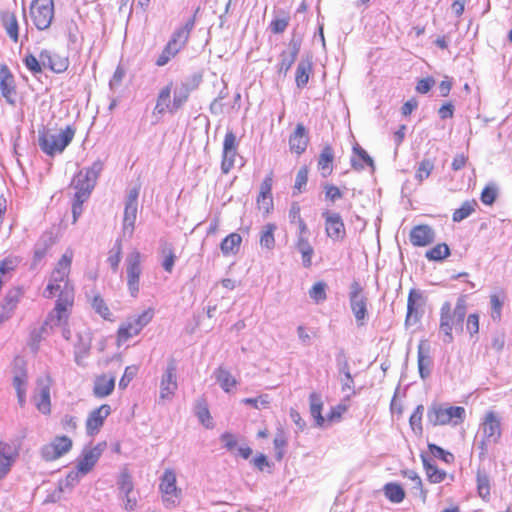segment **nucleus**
Wrapping results in <instances>:
<instances>
[{"label": "nucleus", "instance_id": "cd10ccee", "mask_svg": "<svg viewBox=\"0 0 512 512\" xmlns=\"http://www.w3.org/2000/svg\"><path fill=\"white\" fill-rule=\"evenodd\" d=\"M15 448L0 441V480L10 471L14 461Z\"/></svg>", "mask_w": 512, "mask_h": 512}, {"label": "nucleus", "instance_id": "9b49d317", "mask_svg": "<svg viewBox=\"0 0 512 512\" xmlns=\"http://www.w3.org/2000/svg\"><path fill=\"white\" fill-rule=\"evenodd\" d=\"M302 45V38L293 35L288 43L287 49L279 55L278 73L286 75L292 65L295 63Z\"/></svg>", "mask_w": 512, "mask_h": 512}, {"label": "nucleus", "instance_id": "f03ea898", "mask_svg": "<svg viewBox=\"0 0 512 512\" xmlns=\"http://www.w3.org/2000/svg\"><path fill=\"white\" fill-rule=\"evenodd\" d=\"M467 295H460L457 298L455 307L449 301H445L440 308L439 330L443 334V342L453 341V328L463 331V324L467 313Z\"/></svg>", "mask_w": 512, "mask_h": 512}, {"label": "nucleus", "instance_id": "de8ad7c7", "mask_svg": "<svg viewBox=\"0 0 512 512\" xmlns=\"http://www.w3.org/2000/svg\"><path fill=\"white\" fill-rule=\"evenodd\" d=\"M475 201H465L461 207L456 209L453 213L452 220L454 222H461L462 220L469 217L474 211L476 206Z\"/></svg>", "mask_w": 512, "mask_h": 512}, {"label": "nucleus", "instance_id": "f257e3e1", "mask_svg": "<svg viewBox=\"0 0 512 512\" xmlns=\"http://www.w3.org/2000/svg\"><path fill=\"white\" fill-rule=\"evenodd\" d=\"M73 256L71 249L64 252L51 272L43 291V296L47 299L57 296L55 307L47 315L41 329L45 334H48L53 327L65 324L71 314L75 300V287L69 279Z\"/></svg>", "mask_w": 512, "mask_h": 512}, {"label": "nucleus", "instance_id": "c9c22d12", "mask_svg": "<svg viewBox=\"0 0 512 512\" xmlns=\"http://www.w3.org/2000/svg\"><path fill=\"white\" fill-rule=\"evenodd\" d=\"M214 377L216 378L217 383L225 392H230V390L237 384L236 379L227 369L223 367H218L214 371Z\"/></svg>", "mask_w": 512, "mask_h": 512}, {"label": "nucleus", "instance_id": "8fccbe9b", "mask_svg": "<svg viewBox=\"0 0 512 512\" xmlns=\"http://www.w3.org/2000/svg\"><path fill=\"white\" fill-rule=\"evenodd\" d=\"M421 305L422 303L414 304L412 299L407 300V314L405 319L406 326L415 325L420 320L421 314L419 312V307Z\"/></svg>", "mask_w": 512, "mask_h": 512}, {"label": "nucleus", "instance_id": "473e14b6", "mask_svg": "<svg viewBox=\"0 0 512 512\" xmlns=\"http://www.w3.org/2000/svg\"><path fill=\"white\" fill-rule=\"evenodd\" d=\"M137 205L125 204L123 217V233L131 236L134 231L137 218Z\"/></svg>", "mask_w": 512, "mask_h": 512}, {"label": "nucleus", "instance_id": "ea45409f", "mask_svg": "<svg viewBox=\"0 0 512 512\" xmlns=\"http://www.w3.org/2000/svg\"><path fill=\"white\" fill-rule=\"evenodd\" d=\"M2 24L9 35V37L15 42L18 41V24L14 14L10 12L1 13Z\"/></svg>", "mask_w": 512, "mask_h": 512}, {"label": "nucleus", "instance_id": "a211bd4d", "mask_svg": "<svg viewBox=\"0 0 512 512\" xmlns=\"http://www.w3.org/2000/svg\"><path fill=\"white\" fill-rule=\"evenodd\" d=\"M195 26V15L189 18L184 25L178 27L171 35L168 44L175 48L177 51H181L188 42L190 33Z\"/></svg>", "mask_w": 512, "mask_h": 512}, {"label": "nucleus", "instance_id": "6e6d98bb", "mask_svg": "<svg viewBox=\"0 0 512 512\" xmlns=\"http://www.w3.org/2000/svg\"><path fill=\"white\" fill-rule=\"evenodd\" d=\"M444 413L448 424L456 419V421H454V424L456 425L459 422H462L465 418V409L461 406H450L448 408H444Z\"/></svg>", "mask_w": 512, "mask_h": 512}, {"label": "nucleus", "instance_id": "72a5a7b5", "mask_svg": "<svg viewBox=\"0 0 512 512\" xmlns=\"http://www.w3.org/2000/svg\"><path fill=\"white\" fill-rule=\"evenodd\" d=\"M334 159V151L330 145H326L318 159V168L322 171V175L326 177L332 171V162Z\"/></svg>", "mask_w": 512, "mask_h": 512}, {"label": "nucleus", "instance_id": "5fc2aeb1", "mask_svg": "<svg viewBox=\"0 0 512 512\" xmlns=\"http://www.w3.org/2000/svg\"><path fill=\"white\" fill-rule=\"evenodd\" d=\"M121 255H122V244L121 240H117L113 246V248L109 252L108 256V263L110 264L112 270L114 272L117 271L119 263L121 261Z\"/></svg>", "mask_w": 512, "mask_h": 512}, {"label": "nucleus", "instance_id": "7c9ffc66", "mask_svg": "<svg viewBox=\"0 0 512 512\" xmlns=\"http://www.w3.org/2000/svg\"><path fill=\"white\" fill-rule=\"evenodd\" d=\"M242 237L238 233H231L220 243V249L223 255L236 254L239 251Z\"/></svg>", "mask_w": 512, "mask_h": 512}, {"label": "nucleus", "instance_id": "393cba45", "mask_svg": "<svg viewBox=\"0 0 512 512\" xmlns=\"http://www.w3.org/2000/svg\"><path fill=\"white\" fill-rule=\"evenodd\" d=\"M429 346L423 341L418 345L417 364L421 379H427L431 374L432 358L430 356Z\"/></svg>", "mask_w": 512, "mask_h": 512}, {"label": "nucleus", "instance_id": "e2e57ef3", "mask_svg": "<svg viewBox=\"0 0 512 512\" xmlns=\"http://www.w3.org/2000/svg\"><path fill=\"white\" fill-rule=\"evenodd\" d=\"M119 490L124 496H128L133 491V482L131 476L127 472L121 473L118 480Z\"/></svg>", "mask_w": 512, "mask_h": 512}, {"label": "nucleus", "instance_id": "1a4fd4ad", "mask_svg": "<svg viewBox=\"0 0 512 512\" xmlns=\"http://www.w3.org/2000/svg\"><path fill=\"white\" fill-rule=\"evenodd\" d=\"M159 489L165 506H176L180 490L176 486V474L172 469H166L160 477Z\"/></svg>", "mask_w": 512, "mask_h": 512}, {"label": "nucleus", "instance_id": "39448f33", "mask_svg": "<svg viewBox=\"0 0 512 512\" xmlns=\"http://www.w3.org/2000/svg\"><path fill=\"white\" fill-rule=\"evenodd\" d=\"M349 304L358 326L366 323L368 316V298L359 282L353 281L350 285Z\"/></svg>", "mask_w": 512, "mask_h": 512}, {"label": "nucleus", "instance_id": "13d9d810", "mask_svg": "<svg viewBox=\"0 0 512 512\" xmlns=\"http://www.w3.org/2000/svg\"><path fill=\"white\" fill-rule=\"evenodd\" d=\"M477 489L480 497L483 499L490 495L489 478L485 473L480 471L477 473Z\"/></svg>", "mask_w": 512, "mask_h": 512}, {"label": "nucleus", "instance_id": "680f3d73", "mask_svg": "<svg viewBox=\"0 0 512 512\" xmlns=\"http://www.w3.org/2000/svg\"><path fill=\"white\" fill-rule=\"evenodd\" d=\"M236 154L237 150L223 151L221 162V171L223 174H228L233 168Z\"/></svg>", "mask_w": 512, "mask_h": 512}, {"label": "nucleus", "instance_id": "f3484780", "mask_svg": "<svg viewBox=\"0 0 512 512\" xmlns=\"http://www.w3.org/2000/svg\"><path fill=\"white\" fill-rule=\"evenodd\" d=\"M482 434L485 439L497 443L501 437V423L495 412L489 411L481 424Z\"/></svg>", "mask_w": 512, "mask_h": 512}, {"label": "nucleus", "instance_id": "338daca9", "mask_svg": "<svg viewBox=\"0 0 512 512\" xmlns=\"http://www.w3.org/2000/svg\"><path fill=\"white\" fill-rule=\"evenodd\" d=\"M289 21V16H284L282 18L275 17L270 23V29L274 34H281L288 27Z\"/></svg>", "mask_w": 512, "mask_h": 512}, {"label": "nucleus", "instance_id": "052dcab7", "mask_svg": "<svg viewBox=\"0 0 512 512\" xmlns=\"http://www.w3.org/2000/svg\"><path fill=\"white\" fill-rule=\"evenodd\" d=\"M272 182H273V179H272L271 174L266 176L265 179L262 181L261 187H260V193L257 198L258 202H260L261 200L265 201L266 199H269L270 202L272 201V196H271Z\"/></svg>", "mask_w": 512, "mask_h": 512}, {"label": "nucleus", "instance_id": "b1692460", "mask_svg": "<svg viewBox=\"0 0 512 512\" xmlns=\"http://www.w3.org/2000/svg\"><path fill=\"white\" fill-rule=\"evenodd\" d=\"M173 83L169 82L166 86L160 89L156 105L153 110V114H164L165 112H169L171 114L176 113L175 110H172V100H171V91H172Z\"/></svg>", "mask_w": 512, "mask_h": 512}, {"label": "nucleus", "instance_id": "a18cd8bd", "mask_svg": "<svg viewBox=\"0 0 512 512\" xmlns=\"http://www.w3.org/2000/svg\"><path fill=\"white\" fill-rule=\"evenodd\" d=\"M308 167L302 166L295 178V183L293 186V196L299 195L306 191L307 182H308Z\"/></svg>", "mask_w": 512, "mask_h": 512}, {"label": "nucleus", "instance_id": "603ef678", "mask_svg": "<svg viewBox=\"0 0 512 512\" xmlns=\"http://www.w3.org/2000/svg\"><path fill=\"white\" fill-rule=\"evenodd\" d=\"M336 363L339 373L343 374L348 380H351L350 366L343 348H340L336 354Z\"/></svg>", "mask_w": 512, "mask_h": 512}, {"label": "nucleus", "instance_id": "c85d7f7f", "mask_svg": "<svg viewBox=\"0 0 512 512\" xmlns=\"http://www.w3.org/2000/svg\"><path fill=\"white\" fill-rule=\"evenodd\" d=\"M91 349V337L89 333L78 334V341L74 346V359L77 365L82 366Z\"/></svg>", "mask_w": 512, "mask_h": 512}, {"label": "nucleus", "instance_id": "dca6fc26", "mask_svg": "<svg viewBox=\"0 0 512 512\" xmlns=\"http://www.w3.org/2000/svg\"><path fill=\"white\" fill-rule=\"evenodd\" d=\"M111 407L108 404H103L100 407L91 411L86 420V431L88 435H95L103 426L104 420L110 415Z\"/></svg>", "mask_w": 512, "mask_h": 512}, {"label": "nucleus", "instance_id": "aec40b11", "mask_svg": "<svg viewBox=\"0 0 512 512\" xmlns=\"http://www.w3.org/2000/svg\"><path fill=\"white\" fill-rule=\"evenodd\" d=\"M409 238L413 246L424 247L434 242L435 231L429 225H417L410 231Z\"/></svg>", "mask_w": 512, "mask_h": 512}, {"label": "nucleus", "instance_id": "412c9836", "mask_svg": "<svg viewBox=\"0 0 512 512\" xmlns=\"http://www.w3.org/2000/svg\"><path fill=\"white\" fill-rule=\"evenodd\" d=\"M313 72V56L307 54L298 62L295 72V82L298 88H304Z\"/></svg>", "mask_w": 512, "mask_h": 512}, {"label": "nucleus", "instance_id": "6ab92c4d", "mask_svg": "<svg viewBox=\"0 0 512 512\" xmlns=\"http://www.w3.org/2000/svg\"><path fill=\"white\" fill-rule=\"evenodd\" d=\"M103 448L100 444L92 448H84L77 464V470L85 475L92 470L102 454Z\"/></svg>", "mask_w": 512, "mask_h": 512}, {"label": "nucleus", "instance_id": "a19ab883", "mask_svg": "<svg viewBox=\"0 0 512 512\" xmlns=\"http://www.w3.org/2000/svg\"><path fill=\"white\" fill-rule=\"evenodd\" d=\"M92 309L105 320H111V312L105 300L99 293H95L89 300Z\"/></svg>", "mask_w": 512, "mask_h": 512}, {"label": "nucleus", "instance_id": "09e8293b", "mask_svg": "<svg viewBox=\"0 0 512 512\" xmlns=\"http://www.w3.org/2000/svg\"><path fill=\"white\" fill-rule=\"evenodd\" d=\"M433 169H434L433 160H431L429 158L423 159L418 164V167H417V170L415 173L416 180H418L419 182H422L424 179H427L430 176V174L432 173Z\"/></svg>", "mask_w": 512, "mask_h": 512}, {"label": "nucleus", "instance_id": "2eb2a0df", "mask_svg": "<svg viewBox=\"0 0 512 512\" xmlns=\"http://www.w3.org/2000/svg\"><path fill=\"white\" fill-rule=\"evenodd\" d=\"M52 385L51 377L46 374L37 379V386L39 388V397H34V402L37 410L43 415H50L51 413V396L50 389Z\"/></svg>", "mask_w": 512, "mask_h": 512}, {"label": "nucleus", "instance_id": "f8f14e48", "mask_svg": "<svg viewBox=\"0 0 512 512\" xmlns=\"http://www.w3.org/2000/svg\"><path fill=\"white\" fill-rule=\"evenodd\" d=\"M72 448V440L67 436H56L49 444L41 449V455L46 461L56 460Z\"/></svg>", "mask_w": 512, "mask_h": 512}, {"label": "nucleus", "instance_id": "e433bc0d", "mask_svg": "<svg viewBox=\"0 0 512 512\" xmlns=\"http://www.w3.org/2000/svg\"><path fill=\"white\" fill-rule=\"evenodd\" d=\"M295 247L302 256V265L305 268H309L312 264L314 249L309 243L308 238H297Z\"/></svg>", "mask_w": 512, "mask_h": 512}, {"label": "nucleus", "instance_id": "4be33fe9", "mask_svg": "<svg viewBox=\"0 0 512 512\" xmlns=\"http://www.w3.org/2000/svg\"><path fill=\"white\" fill-rule=\"evenodd\" d=\"M309 143V137L306 128L303 124L298 123L295 131L290 135L289 146L290 150L297 155L305 152Z\"/></svg>", "mask_w": 512, "mask_h": 512}, {"label": "nucleus", "instance_id": "0e129e2a", "mask_svg": "<svg viewBox=\"0 0 512 512\" xmlns=\"http://www.w3.org/2000/svg\"><path fill=\"white\" fill-rule=\"evenodd\" d=\"M428 449L433 457L439 458L446 463H450L453 460V454L445 451L443 448L437 446L436 444H428Z\"/></svg>", "mask_w": 512, "mask_h": 512}, {"label": "nucleus", "instance_id": "7ed1b4c3", "mask_svg": "<svg viewBox=\"0 0 512 512\" xmlns=\"http://www.w3.org/2000/svg\"><path fill=\"white\" fill-rule=\"evenodd\" d=\"M75 135V130L71 126L60 130L58 133L49 131L39 132V146L44 153L49 156L62 153L71 143Z\"/></svg>", "mask_w": 512, "mask_h": 512}, {"label": "nucleus", "instance_id": "4d7b16f0", "mask_svg": "<svg viewBox=\"0 0 512 512\" xmlns=\"http://www.w3.org/2000/svg\"><path fill=\"white\" fill-rule=\"evenodd\" d=\"M179 53V51H177L175 48H173L172 46H170L168 43L165 45V47L163 48L161 54L159 55V57L157 58L155 64L156 66L158 67H163L165 66L172 58H174L177 54Z\"/></svg>", "mask_w": 512, "mask_h": 512}, {"label": "nucleus", "instance_id": "79ce46f5", "mask_svg": "<svg viewBox=\"0 0 512 512\" xmlns=\"http://www.w3.org/2000/svg\"><path fill=\"white\" fill-rule=\"evenodd\" d=\"M276 225L273 223L266 224L260 234V245L262 248H266L271 250L275 246V238L274 232L276 230Z\"/></svg>", "mask_w": 512, "mask_h": 512}, {"label": "nucleus", "instance_id": "864d4df0", "mask_svg": "<svg viewBox=\"0 0 512 512\" xmlns=\"http://www.w3.org/2000/svg\"><path fill=\"white\" fill-rule=\"evenodd\" d=\"M162 254L164 256V259L162 261V267L166 272L171 273L177 258L174 253L173 247L171 245H165L162 248Z\"/></svg>", "mask_w": 512, "mask_h": 512}, {"label": "nucleus", "instance_id": "bf43d9fd", "mask_svg": "<svg viewBox=\"0 0 512 512\" xmlns=\"http://www.w3.org/2000/svg\"><path fill=\"white\" fill-rule=\"evenodd\" d=\"M326 284L324 282H317L315 283L312 288L309 290V296L311 299H313L316 303L322 302L326 300Z\"/></svg>", "mask_w": 512, "mask_h": 512}, {"label": "nucleus", "instance_id": "2f4dec72", "mask_svg": "<svg viewBox=\"0 0 512 512\" xmlns=\"http://www.w3.org/2000/svg\"><path fill=\"white\" fill-rule=\"evenodd\" d=\"M191 90L192 89L186 83H181V85L174 89L172 110L177 112L180 108H182V106L188 101Z\"/></svg>", "mask_w": 512, "mask_h": 512}, {"label": "nucleus", "instance_id": "ddd939ff", "mask_svg": "<svg viewBox=\"0 0 512 512\" xmlns=\"http://www.w3.org/2000/svg\"><path fill=\"white\" fill-rule=\"evenodd\" d=\"M177 365L174 359H171L161 377L160 398L170 400L174 396L177 384Z\"/></svg>", "mask_w": 512, "mask_h": 512}, {"label": "nucleus", "instance_id": "3c124183", "mask_svg": "<svg viewBox=\"0 0 512 512\" xmlns=\"http://www.w3.org/2000/svg\"><path fill=\"white\" fill-rule=\"evenodd\" d=\"M424 413V406L422 404L418 405L412 415L410 416L409 423L411 426V429L416 434H422L423 427H422V417Z\"/></svg>", "mask_w": 512, "mask_h": 512}, {"label": "nucleus", "instance_id": "6e6552de", "mask_svg": "<svg viewBox=\"0 0 512 512\" xmlns=\"http://www.w3.org/2000/svg\"><path fill=\"white\" fill-rule=\"evenodd\" d=\"M127 286L132 297H136L139 292V281L142 273L141 254L134 250L126 258Z\"/></svg>", "mask_w": 512, "mask_h": 512}, {"label": "nucleus", "instance_id": "20e7f679", "mask_svg": "<svg viewBox=\"0 0 512 512\" xmlns=\"http://www.w3.org/2000/svg\"><path fill=\"white\" fill-rule=\"evenodd\" d=\"M154 316V310L149 308L137 316L129 317L123 322L117 332L118 345L125 343L133 336L138 335L148 325Z\"/></svg>", "mask_w": 512, "mask_h": 512}, {"label": "nucleus", "instance_id": "c03bdc74", "mask_svg": "<svg viewBox=\"0 0 512 512\" xmlns=\"http://www.w3.org/2000/svg\"><path fill=\"white\" fill-rule=\"evenodd\" d=\"M450 255V248L446 243H440L429 249L425 257L429 261H442Z\"/></svg>", "mask_w": 512, "mask_h": 512}, {"label": "nucleus", "instance_id": "4c0bfd02", "mask_svg": "<svg viewBox=\"0 0 512 512\" xmlns=\"http://www.w3.org/2000/svg\"><path fill=\"white\" fill-rule=\"evenodd\" d=\"M385 497L392 503H400L405 498V491L402 486L395 482L386 483L383 486Z\"/></svg>", "mask_w": 512, "mask_h": 512}, {"label": "nucleus", "instance_id": "4468645a", "mask_svg": "<svg viewBox=\"0 0 512 512\" xmlns=\"http://www.w3.org/2000/svg\"><path fill=\"white\" fill-rule=\"evenodd\" d=\"M34 9V25L37 29L49 28L54 17L53 0H34Z\"/></svg>", "mask_w": 512, "mask_h": 512}, {"label": "nucleus", "instance_id": "a878e982", "mask_svg": "<svg viewBox=\"0 0 512 512\" xmlns=\"http://www.w3.org/2000/svg\"><path fill=\"white\" fill-rule=\"evenodd\" d=\"M114 388L115 377L102 374L95 378L93 386V395L100 399L105 398L113 392Z\"/></svg>", "mask_w": 512, "mask_h": 512}, {"label": "nucleus", "instance_id": "0eeeda50", "mask_svg": "<svg viewBox=\"0 0 512 512\" xmlns=\"http://www.w3.org/2000/svg\"><path fill=\"white\" fill-rule=\"evenodd\" d=\"M68 66L69 60L67 57L54 54L48 50L42 51L39 59L34 57V74L41 72L42 68H49L55 73H63Z\"/></svg>", "mask_w": 512, "mask_h": 512}, {"label": "nucleus", "instance_id": "49530a36", "mask_svg": "<svg viewBox=\"0 0 512 512\" xmlns=\"http://www.w3.org/2000/svg\"><path fill=\"white\" fill-rule=\"evenodd\" d=\"M504 300L505 294L503 292H501V294L490 295L491 317L494 321H499L501 319Z\"/></svg>", "mask_w": 512, "mask_h": 512}, {"label": "nucleus", "instance_id": "bb28decb", "mask_svg": "<svg viewBox=\"0 0 512 512\" xmlns=\"http://www.w3.org/2000/svg\"><path fill=\"white\" fill-rule=\"evenodd\" d=\"M0 89L2 96L9 102L13 103L12 95L15 94L13 85V75L11 74L7 65H1L0 67Z\"/></svg>", "mask_w": 512, "mask_h": 512}, {"label": "nucleus", "instance_id": "423d86ee", "mask_svg": "<svg viewBox=\"0 0 512 512\" xmlns=\"http://www.w3.org/2000/svg\"><path fill=\"white\" fill-rule=\"evenodd\" d=\"M13 387L16 390L18 404L23 407L25 404L26 390L28 387V369L27 361L21 357L16 356L13 361Z\"/></svg>", "mask_w": 512, "mask_h": 512}, {"label": "nucleus", "instance_id": "37998d69", "mask_svg": "<svg viewBox=\"0 0 512 512\" xmlns=\"http://www.w3.org/2000/svg\"><path fill=\"white\" fill-rule=\"evenodd\" d=\"M21 296H22L21 288L16 287V288L10 289L6 293V295L3 299V303H2L3 311L10 314V312L15 308L16 304L19 302Z\"/></svg>", "mask_w": 512, "mask_h": 512}, {"label": "nucleus", "instance_id": "9d476101", "mask_svg": "<svg viewBox=\"0 0 512 512\" xmlns=\"http://www.w3.org/2000/svg\"><path fill=\"white\" fill-rule=\"evenodd\" d=\"M325 220V231L327 236L334 242H342L346 237V229L341 215L328 210L322 212Z\"/></svg>", "mask_w": 512, "mask_h": 512}, {"label": "nucleus", "instance_id": "58836bf2", "mask_svg": "<svg viewBox=\"0 0 512 512\" xmlns=\"http://www.w3.org/2000/svg\"><path fill=\"white\" fill-rule=\"evenodd\" d=\"M427 421L432 426L447 425L444 408L438 404H432L427 410Z\"/></svg>", "mask_w": 512, "mask_h": 512}, {"label": "nucleus", "instance_id": "c756f323", "mask_svg": "<svg viewBox=\"0 0 512 512\" xmlns=\"http://www.w3.org/2000/svg\"><path fill=\"white\" fill-rule=\"evenodd\" d=\"M427 478L431 483H441L446 478V472L438 469L432 460L424 453L420 455Z\"/></svg>", "mask_w": 512, "mask_h": 512}, {"label": "nucleus", "instance_id": "5701e85b", "mask_svg": "<svg viewBox=\"0 0 512 512\" xmlns=\"http://www.w3.org/2000/svg\"><path fill=\"white\" fill-rule=\"evenodd\" d=\"M72 187L75 189V196L78 198H89L95 183L83 171H79L71 182Z\"/></svg>", "mask_w": 512, "mask_h": 512}, {"label": "nucleus", "instance_id": "f704fd0d", "mask_svg": "<svg viewBox=\"0 0 512 512\" xmlns=\"http://www.w3.org/2000/svg\"><path fill=\"white\" fill-rule=\"evenodd\" d=\"M310 414L314 418L317 426H322L324 417L322 416L323 402L322 398L316 392L309 395Z\"/></svg>", "mask_w": 512, "mask_h": 512}, {"label": "nucleus", "instance_id": "69168bd1", "mask_svg": "<svg viewBox=\"0 0 512 512\" xmlns=\"http://www.w3.org/2000/svg\"><path fill=\"white\" fill-rule=\"evenodd\" d=\"M274 447L276 450L275 457L277 460H281L284 455V447L287 444V440L285 434L282 431H279L274 438Z\"/></svg>", "mask_w": 512, "mask_h": 512}, {"label": "nucleus", "instance_id": "774afa93", "mask_svg": "<svg viewBox=\"0 0 512 512\" xmlns=\"http://www.w3.org/2000/svg\"><path fill=\"white\" fill-rule=\"evenodd\" d=\"M196 414L198 416L199 421L206 427L211 426V416L210 412L204 402H198L196 406Z\"/></svg>", "mask_w": 512, "mask_h": 512}]
</instances>
